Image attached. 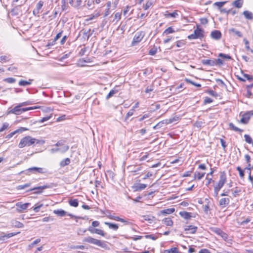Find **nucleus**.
Returning a JSON list of instances; mask_svg holds the SVG:
<instances>
[{
    "mask_svg": "<svg viewBox=\"0 0 253 253\" xmlns=\"http://www.w3.org/2000/svg\"><path fill=\"white\" fill-rule=\"evenodd\" d=\"M45 143V140H39L34 138H32L30 136H26L21 139L18 147L20 148L26 146H30L34 144H40L42 145Z\"/></svg>",
    "mask_w": 253,
    "mask_h": 253,
    "instance_id": "obj_1",
    "label": "nucleus"
},
{
    "mask_svg": "<svg viewBox=\"0 0 253 253\" xmlns=\"http://www.w3.org/2000/svg\"><path fill=\"white\" fill-rule=\"evenodd\" d=\"M83 241L84 243H88L98 246L102 248H106L107 247V244L105 241H101L90 236L84 238Z\"/></svg>",
    "mask_w": 253,
    "mask_h": 253,
    "instance_id": "obj_2",
    "label": "nucleus"
},
{
    "mask_svg": "<svg viewBox=\"0 0 253 253\" xmlns=\"http://www.w3.org/2000/svg\"><path fill=\"white\" fill-rule=\"evenodd\" d=\"M204 31L199 28V26H197L196 29L194 30L193 33L188 36V39L189 40L201 39L204 37Z\"/></svg>",
    "mask_w": 253,
    "mask_h": 253,
    "instance_id": "obj_3",
    "label": "nucleus"
},
{
    "mask_svg": "<svg viewBox=\"0 0 253 253\" xmlns=\"http://www.w3.org/2000/svg\"><path fill=\"white\" fill-rule=\"evenodd\" d=\"M226 175L225 171H222L220 173L219 180L214 186L215 187L221 189L226 182Z\"/></svg>",
    "mask_w": 253,
    "mask_h": 253,
    "instance_id": "obj_4",
    "label": "nucleus"
},
{
    "mask_svg": "<svg viewBox=\"0 0 253 253\" xmlns=\"http://www.w3.org/2000/svg\"><path fill=\"white\" fill-rule=\"evenodd\" d=\"M144 34L141 32H136L133 37L131 45L134 46L138 43L143 38Z\"/></svg>",
    "mask_w": 253,
    "mask_h": 253,
    "instance_id": "obj_5",
    "label": "nucleus"
},
{
    "mask_svg": "<svg viewBox=\"0 0 253 253\" xmlns=\"http://www.w3.org/2000/svg\"><path fill=\"white\" fill-rule=\"evenodd\" d=\"M253 115V111H249L244 113L242 116L240 120V122L243 124H247L251 117Z\"/></svg>",
    "mask_w": 253,
    "mask_h": 253,
    "instance_id": "obj_6",
    "label": "nucleus"
},
{
    "mask_svg": "<svg viewBox=\"0 0 253 253\" xmlns=\"http://www.w3.org/2000/svg\"><path fill=\"white\" fill-rule=\"evenodd\" d=\"M30 203H26L23 204L22 202H18L16 204V211L19 212H22L26 210Z\"/></svg>",
    "mask_w": 253,
    "mask_h": 253,
    "instance_id": "obj_7",
    "label": "nucleus"
},
{
    "mask_svg": "<svg viewBox=\"0 0 253 253\" xmlns=\"http://www.w3.org/2000/svg\"><path fill=\"white\" fill-rule=\"evenodd\" d=\"M27 171L32 172L34 173H43L46 172V169L44 168H38V167H32L30 168H29L27 170Z\"/></svg>",
    "mask_w": 253,
    "mask_h": 253,
    "instance_id": "obj_8",
    "label": "nucleus"
},
{
    "mask_svg": "<svg viewBox=\"0 0 253 253\" xmlns=\"http://www.w3.org/2000/svg\"><path fill=\"white\" fill-rule=\"evenodd\" d=\"M197 227L193 225H187L184 227V230L187 233L194 234L196 232Z\"/></svg>",
    "mask_w": 253,
    "mask_h": 253,
    "instance_id": "obj_9",
    "label": "nucleus"
},
{
    "mask_svg": "<svg viewBox=\"0 0 253 253\" xmlns=\"http://www.w3.org/2000/svg\"><path fill=\"white\" fill-rule=\"evenodd\" d=\"M211 36L213 39L218 40L221 37V33L220 31L214 30L211 32Z\"/></svg>",
    "mask_w": 253,
    "mask_h": 253,
    "instance_id": "obj_10",
    "label": "nucleus"
},
{
    "mask_svg": "<svg viewBox=\"0 0 253 253\" xmlns=\"http://www.w3.org/2000/svg\"><path fill=\"white\" fill-rule=\"evenodd\" d=\"M147 187V185L145 184H138L134 185L132 187L133 191H141L142 190L145 189Z\"/></svg>",
    "mask_w": 253,
    "mask_h": 253,
    "instance_id": "obj_11",
    "label": "nucleus"
},
{
    "mask_svg": "<svg viewBox=\"0 0 253 253\" xmlns=\"http://www.w3.org/2000/svg\"><path fill=\"white\" fill-rule=\"evenodd\" d=\"M10 224L12 227L16 228H20L24 227V225L22 223L15 219L12 220L10 221Z\"/></svg>",
    "mask_w": 253,
    "mask_h": 253,
    "instance_id": "obj_12",
    "label": "nucleus"
},
{
    "mask_svg": "<svg viewBox=\"0 0 253 253\" xmlns=\"http://www.w3.org/2000/svg\"><path fill=\"white\" fill-rule=\"evenodd\" d=\"M8 113L15 115H20L22 113L21 107L18 105L10 110Z\"/></svg>",
    "mask_w": 253,
    "mask_h": 253,
    "instance_id": "obj_13",
    "label": "nucleus"
},
{
    "mask_svg": "<svg viewBox=\"0 0 253 253\" xmlns=\"http://www.w3.org/2000/svg\"><path fill=\"white\" fill-rule=\"evenodd\" d=\"M203 64L205 65H209L211 66H213L216 65V61L214 60L211 59H204L201 61Z\"/></svg>",
    "mask_w": 253,
    "mask_h": 253,
    "instance_id": "obj_14",
    "label": "nucleus"
},
{
    "mask_svg": "<svg viewBox=\"0 0 253 253\" xmlns=\"http://www.w3.org/2000/svg\"><path fill=\"white\" fill-rule=\"evenodd\" d=\"M178 14L177 13V10H175V11H173L172 12H169V11H167L164 14V16L166 18L171 17V18H174L178 16Z\"/></svg>",
    "mask_w": 253,
    "mask_h": 253,
    "instance_id": "obj_15",
    "label": "nucleus"
},
{
    "mask_svg": "<svg viewBox=\"0 0 253 253\" xmlns=\"http://www.w3.org/2000/svg\"><path fill=\"white\" fill-rule=\"evenodd\" d=\"M141 218L142 221H147L149 223H152L154 219V216L150 215H143Z\"/></svg>",
    "mask_w": 253,
    "mask_h": 253,
    "instance_id": "obj_16",
    "label": "nucleus"
},
{
    "mask_svg": "<svg viewBox=\"0 0 253 253\" xmlns=\"http://www.w3.org/2000/svg\"><path fill=\"white\" fill-rule=\"evenodd\" d=\"M230 200L229 198H223L219 201V206L222 207H225L229 203Z\"/></svg>",
    "mask_w": 253,
    "mask_h": 253,
    "instance_id": "obj_17",
    "label": "nucleus"
},
{
    "mask_svg": "<svg viewBox=\"0 0 253 253\" xmlns=\"http://www.w3.org/2000/svg\"><path fill=\"white\" fill-rule=\"evenodd\" d=\"M179 214L182 217L185 219H189L192 217L191 213L187 211H180Z\"/></svg>",
    "mask_w": 253,
    "mask_h": 253,
    "instance_id": "obj_18",
    "label": "nucleus"
},
{
    "mask_svg": "<svg viewBox=\"0 0 253 253\" xmlns=\"http://www.w3.org/2000/svg\"><path fill=\"white\" fill-rule=\"evenodd\" d=\"M17 234L15 233H10L8 234H4L0 236V241H4L6 238H9L16 235Z\"/></svg>",
    "mask_w": 253,
    "mask_h": 253,
    "instance_id": "obj_19",
    "label": "nucleus"
},
{
    "mask_svg": "<svg viewBox=\"0 0 253 253\" xmlns=\"http://www.w3.org/2000/svg\"><path fill=\"white\" fill-rule=\"evenodd\" d=\"M175 211L174 208L167 209L161 211V213L163 215L169 214L173 213Z\"/></svg>",
    "mask_w": 253,
    "mask_h": 253,
    "instance_id": "obj_20",
    "label": "nucleus"
},
{
    "mask_svg": "<svg viewBox=\"0 0 253 253\" xmlns=\"http://www.w3.org/2000/svg\"><path fill=\"white\" fill-rule=\"evenodd\" d=\"M178 119H179V117L175 116V117L170 118L169 119L164 120V122H165L166 125H168V124H171L174 122L177 121L178 120Z\"/></svg>",
    "mask_w": 253,
    "mask_h": 253,
    "instance_id": "obj_21",
    "label": "nucleus"
},
{
    "mask_svg": "<svg viewBox=\"0 0 253 253\" xmlns=\"http://www.w3.org/2000/svg\"><path fill=\"white\" fill-rule=\"evenodd\" d=\"M71 162V160L69 158H67L63 159L60 162V166L61 167H64L67 165H69Z\"/></svg>",
    "mask_w": 253,
    "mask_h": 253,
    "instance_id": "obj_22",
    "label": "nucleus"
},
{
    "mask_svg": "<svg viewBox=\"0 0 253 253\" xmlns=\"http://www.w3.org/2000/svg\"><path fill=\"white\" fill-rule=\"evenodd\" d=\"M33 81V79H29L28 81L24 80H20L19 82V85L20 86H26L30 85L32 84V82Z\"/></svg>",
    "mask_w": 253,
    "mask_h": 253,
    "instance_id": "obj_23",
    "label": "nucleus"
},
{
    "mask_svg": "<svg viewBox=\"0 0 253 253\" xmlns=\"http://www.w3.org/2000/svg\"><path fill=\"white\" fill-rule=\"evenodd\" d=\"M239 79L242 81L245 82L246 80L252 81L253 80L252 77L248 74H243V77H239Z\"/></svg>",
    "mask_w": 253,
    "mask_h": 253,
    "instance_id": "obj_24",
    "label": "nucleus"
},
{
    "mask_svg": "<svg viewBox=\"0 0 253 253\" xmlns=\"http://www.w3.org/2000/svg\"><path fill=\"white\" fill-rule=\"evenodd\" d=\"M243 15L245 17V18L247 19H253V14L252 12L245 10L243 12Z\"/></svg>",
    "mask_w": 253,
    "mask_h": 253,
    "instance_id": "obj_25",
    "label": "nucleus"
},
{
    "mask_svg": "<svg viewBox=\"0 0 253 253\" xmlns=\"http://www.w3.org/2000/svg\"><path fill=\"white\" fill-rule=\"evenodd\" d=\"M53 212L60 216H64L67 214V212L63 210H54Z\"/></svg>",
    "mask_w": 253,
    "mask_h": 253,
    "instance_id": "obj_26",
    "label": "nucleus"
},
{
    "mask_svg": "<svg viewBox=\"0 0 253 253\" xmlns=\"http://www.w3.org/2000/svg\"><path fill=\"white\" fill-rule=\"evenodd\" d=\"M205 174V172L201 173L199 171H196L194 172V177L195 179H197L198 180H200L204 176Z\"/></svg>",
    "mask_w": 253,
    "mask_h": 253,
    "instance_id": "obj_27",
    "label": "nucleus"
},
{
    "mask_svg": "<svg viewBox=\"0 0 253 253\" xmlns=\"http://www.w3.org/2000/svg\"><path fill=\"white\" fill-rule=\"evenodd\" d=\"M132 166H128L127 167V169L129 170V172L131 173L132 175L136 174V172L140 170V167L139 166L135 167V169L133 170L132 169Z\"/></svg>",
    "mask_w": 253,
    "mask_h": 253,
    "instance_id": "obj_28",
    "label": "nucleus"
},
{
    "mask_svg": "<svg viewBox=\"0 0 253 253\" xmlns=\"http://www.w3.org/2000/svg\"><path fill=\"white\" fill-rule=\"evenodd\" d=\"M163 222L167 226H172L173 225V221L170 218H165L162 220Z\"/></svg>",
    "mask_w": 253,
    "mask_h": 253,
    "instance_id": "obj_29",
    "label": "nucleus"
},
{
    "mask_svg": "<svg viewBox=\"0 0 253 253\" xmlns=\"http://www.w3.org/2000/svg\"><path fill=\"white\" fill-rule=\"evenodd\" d=\"M243 3V0H237L233 2V5L237 8H241Z\"/></svg>",
    "mask_w": 253,
    "mask_h": 253,
    "instance_id": "obj_30",
    "label": "nucleus"
},
{
    "mask_svg": "<svg viewBox=\"0 0 253 253\" xmlns=\"http://www.w3.org/2000/svg\"><path fill=\"white\" fill-rule=\"evenodd\" d=\"M69 203L71 206L74 207H77L79 205L78 200L76 199L70 200Z\"/></svg>",
    "mask_w": 253,
    "mask_h": 253,
    "instance_id": "obj_31",
    "label": "nucleus"
},
{
    "mask_svg": "<svg viewBox=\"0 0 253 253\" xmlns=\"http://www.w3.org/2000/svg\"><path fill=\"white\" fill-rule=\"evenodd\" d=\"M106 225H107L109 228L113 229L114 230H116L118 229V225L117 224L110 223V222H105Z\"/></svg>",
    "mask_w": 253,
    "mask_h": 253,
    "instance_id": "obj_32",
    "label": "nucleus"
},
{
    "mask_svg": "<svg viewBox=\"0 0 253 253\" xmlns=\"http://www.w3.org/2000/svg\"><path fill=\"white\" fill-rule=\"evenodd\" d=\"M51 186L50 185H43V186H41L34 187V188H33L32 189H31L29 191H33V190H38V189L43 190V189H46V188H51Z\"/></svg>",
    "mask_w": 253,
    "mask_h": 253,
    "instance_id": "obj_33",
    "label": "nucleus"
},
{
    "mask_svg": "<svg viewBox=\"0 0 253 253\" xmlns=\"http://www.w3.org/2000/svg\"><path fill=\"white\" fill-rule=\"evenodd\" d=\"M43 206V204L42 203H37L35 205V206L34 207H33L32 209H33L34 211L35 212H38L40 211V209Z\"/></svg>",
    "mask_w": 253,
    "mask_h": 253,
    "instance_id": "obj_34",
    "label": "nucleus"
},
{
    "mask_svg": "<svg viewBox=\"0 0 253 253\" xmlns=\"http://www.w3.org/2000/svg\"><path fill=\"white\" fill-rule=\"evenodd\" d=\"M221 237L224 241L227 242V243L229 244H232V240L230 239H229L228 236L227 234L224 233V235H223Z\"/></svg>",
    "mask_w": 253,
    "mask_h": 253,
    "instance_id": "obj_35",
    "label": "nucleus"
},
{
    "mask_svg": "<svg viewBox=\"0 0 253 253\" xmlns=\"http://www.w3.org/2000/svg\"><path fill=\"white\" fill-rule=\"evenodd\" d=\"M69 149V146L68 145H64L63 146H61V148H59V152H60L62 153H65L68 151Z\"/></svg>",
    "mask_w": 253,
    "mask_h": 253,
    "instance_id": "obj_36",
    "label": "nucleus"
},
{
    "mask_svg": "<svg viewBox=\"0 0 253 253\" xmlns=\"http://www.w3.org/2000/svg\"><path fill=\"white\" fill-rule=\"evenodd\" d=\"M43 5V1L42 0H41L37 4L36 7L35 9H36L37 10L40 12V10L42 9Z\"/></svg>",
    "mask_w": 253,
    "mask_h": 253,
    "instance_id": "obj_37",
    "label": "nucleus"
},
{
    "mask_svg": "<svg viewBox=\"0 0 253 253\" xmlns=\"http://www.w3.org/2000/svg\"><path fill=\"white\" fill-rule=\"evenodd\" d=\"M117 91L115 89L111 90L109 93L106 96V99H108L112 97L115 94L117 93Z\"/></svg>",
    "mask_w": 253,
    "mask_h": 253,
    "instance_id": "obj_38",
    "label": "nucleus"
},
{
    "mask_svg": "<svg viewBox=\"0 0 253 253\" xmlns=\"http://www.w3.org/2000/svg\"><path fill=\"white\" fill-rule=\"evenodd\" d=\"M229 126H230V127L232 129H233V130H234L235 131H239V132H241L243 131L242 129L235 126L232 123H230Z\"/></svg>",
    "mask_w": 253,
    "mask_h": 253,
    "instance_id": "obj_39",
    "label": "nucleus"
},
{
    "mask_svg": "<svg viewBox=\"0 0 253 253\" xmlns=\"http://www.w3.org/2000/svg\"><path fill=\"white\" fill-rule=\"evenodd\" d=\"M22 130H20V129H17L11 133H10L9 134H7L6 136V138H7V139H9L11 137H12L14 134H15L17 132H21Z\"/></svg>",
    "mask_w": 253,
    "mask_h": 253,
    "instance_id": "obj_40",
    "label": "nucleus"
},
{
    "mask_svg": "<svg viewBox=\"0 0 253 253\" xmlns=\"http://www.w3.org/2000/svg\"><path fill=\"white\" fill-rule=\"evenodd\" d=\"M164 120L158 123L157 125H156L155 126H153V128L154 129L160 128L163 126V125L165 124V122H164Z\"/></svg>",
    "mask_w": 253,
    "mask_h": 253,
    "instance_id": "obj_41",
    "label": "nucleus"
},
{
    "mask_svg": "<svg viewBox=\"0 0 253 253\" xmlns=\"http://www.w3.org/2000/svg\"><path fill=\"white\" fill-rule=\"evenodd\" d=\"M31 185V183H26V184H25L24 185H18L17 187V189L18 190H22V189H24L25 188H27V187H30Z\"/></svg>",
    "mask_w": 253,
    "mask_h": 253,
    "instance_id": "obj_42",
    "label": "nucleus"
},
{
    "mask_svg": "<svg viewBox=\"0 0 253 253\" xmlns=\"http://www.w3.org/2000/svg\"><path fill=\"white\" fill-rule=\"evenodd\" d=\"M229 31H230V32H232L233 33H234L235 35H237L239 37H242V33L240 31H237L234 28H232V29H230Z\"/></svg>",
    "mask_w": 253,
    "mask_h": 253,
    "instance_id": "obj_43",
    "label": "nucleus"
},
{
    "mask_svg": "<svg viewBox=\"0 0 253 253\" xmlns=\"http://www.w3.org/2000/svg\"><path fill=\"white\" fill-rule=\"evenodd\" d=\"M185 81L187 83H189L190 84H193L194 86H197V87H201V84L194 83V82L192 81L191 80H190L189 79H185Z\"/></svg>",
    "mask_w": 253,
    "mask_h": 253,
    "instance_id": "obj_44",
    "label": "nucleus"
},
{
    "mask_svg": "<svg viewBox=\"0 0 253 253\" xmlns=\"http://www.w3.org/2000/svg\"><path fill=\"white\" fill-rule=\"evenodd\" d=\"M226 3V1H217L214 3V5L217 6L219 9H221V7H222Z\"/></svg>",
    "mask_w": 253,
    "mask_h": 253,
    "instance_id": "obj_45",
    "label": "nucleus"
},
{
    "mask_svg": "<svg viewBox=\"0 0 253 253\" xmlns=\"http://www.w3.org/2000/svg\"><path fill=\"white\" fill-rule=\"evenodd\" d=\"M245 141L247 143L251 144L252 142V139L251 136L248 134H245L244 135Z\"/></svg>",
    "mask_w": 253,
    "mask_h": 253,
    "instance_id": "obj_46",
    "label": "nucleus"
},
{
    "mask_svg": "<svg viewBox=\"0 0 253 253\" xmlns=\"http://www.w3.org/2000/svg\"><path fill=\"white\" fill-rule=\"evenodd\" d=\"M108 216L111 219H113L116 220L117 221H120L123 222H126V221L124 219L121 218H120L119 217H117V216H112V215H109Z\"/></svg>",
    "mask_w": 253,
    "mask_h": 253,
    "instance_id": "obj_47",
    "label": "nucleus"
},
{
    "mask_svg": "<svg viewBox=\"0 0 253 253\" xmlns=\"http://www.w3.org/2000/svg\"><path fill=\"white\" fill-rule=\"evenodd\" d=\"M174 32V31L173 30V29L172 28V27H169L165 30V31L164 32V34H166L167 35V34L172 33Z\"/></svg>",
    "mask_w": 253,
    "mask_h": 253,
    "instance_id": "obj_48",
    "label": "nucleus"
},
{
    "mask_svg": "<svg viewBox=\"0 0 253 253\" xmlns=\"http://www.w3.org/2000/svg\"><path fill=\"white\" fill-rule=\"evenodd\" d=\"M236 169L239 172L240 176L241 178L244 177L245 175L244 170L240 167H237Z\"/></svg>",
    "mask_w": 253,
    "mask_h": 253,
    "instance_id": "obj_49",
    "label": "nucleus"
},
{
    "mask_svg": "<svg viewBox=\"0 0 253 253\" xmlns=\"http://www.w3.org/2000/svg\"><path fill=\"white\" fill-rule=\"evenodd\" d=\"M9 124L7 123H4L2 124V126L0 128V132L6 129L8 127Z\"/></svg>",
    "mask_w": 253,
    "mask_h": 253,
    "instance_id": "obj_50",
    "label": "nucleus"
},
{
    "mask_svg": "<svg viewBox=\"0 0 253 253\" xmlns=\"http://www.w3.org/2000/svg\"><path fill=\"white\" fill-rule=\"evenodd\" d=\"M241 190L238 187H236L235 189L233 191V195L236 197L238 194L241 192Z\"/></svg>",
    "mask_w": 253,
    "mask_h": 253,
    "instance_id": "obj_51",
    "label": "nucleus"
},
{
    "mask_svg": "<svg viewBox=\"0 0 253 253\" xmlns=\"http://www.w3.org/2000/svg\"><path fill=\"white\" fill-rule=\"evenodd\" d=\"M219 57H222V58H225V59H231V57L228 55V54H224V53H219Z\"/></svg>",
    "mask_w": 253,
    "mask_h": 253,
    "instance_id": "obj_52",
    "label": "nucleus"
},
{
    "mask_svg": "<svg viewBox=\"0 0 253 253\" xmlns=\"http://www.w3.org/2000/svg\"><path fill=\"white\" fill-rule=\"evenodd\" d=\"M214 232L217 234L220 235L221 237L224 235V233L221 229L218 228H215L214 230Z\"/></svg>",
    "mask_w": 253,
    "mask_h": 253,
    "instance_id": "obj_53",
    "label": "nucleus"
},
{
    "mask_svg": "<svg viewBox=\"0 0 253 253\" xmlns=\"http://www.w3.org/2000/svg\"><path fill=\"white\" fill-rule=\"evenodd\" d=\"M41 242V239L40 238L37 239L33 242H32L31 244L29 245L30 248H32L34 245L37 244L38 243Z\"/></svg>",
    "mask_w": 253,
    "mask_h": 253,
    "instance_id": "obj_54",
    "label": "nucleus"
},
{
    "mask_svg": "<svg viewBox=\"0 0 253 253\" xmlns=\"http://www.w3.org/2000/svg\"><path fill=\"white\" fill-rule=\"evenodd\" d=\"M4 81L5 82H6L7 83L12 84V83H14L16 81V80L13 78H8L4 79Z\"/></svg>",
    "mask_w": 253,
    "mask_h": 253,
    "instance_id": "obj_55",
    "label": "nucleus"
},
{
    "mask_svg": "<svg viewBox=\"0 0 253 253\" xmlns=\"http://www.w3.org/2000/svg\"><path fill=\"white\" fill-rule=\"evenodd\" d=\"M99 16V13H97L96 15H90L88 16V18L86 19V21H89L93 19L95 17H97Z\"/></svg>",
    "mask_w": 253,
    "mask_h": 253,
    "instance_id": "obj_56",
    "label": "nucleus"
},
{
    "mask_svg": "<svg viewBox=\"0 0 253 253\" xmlns=\"http://www.w3.org/2000/svg\"><path fill=\"white\" fill-rule=\"evenodd\" d=\"M212 102H213V100L212 99H211L208 97H205V100H204V104H205L211 103Z\"/></svg>",
    "mask_w": 253,
    "mask_h": 253,
    "instance_id": "obj_57",
    "label": "nucleus"
},
{
    "mask_svg": "<svg viewBox=\"0 0 253 253\" xmlns=\"http://www.w3.org/2000/svg\"><path fill=\"white\" fill-rule=\"evenodd\" d=\"M64 142L65 141L64 140H59L55 144V145L57 147H61L64 145Z\"/></svg>",
    "mask_w": 253,
    "mask_h": 253,
    "instance_id": "obj_58",
    "label": "nucleus"
},
{
    "mask_svg": "<svg viewBox=\"0 0 253 253\" xmlns=\"http://www.w3.org/2000/svg\"><path fill=\"white\" fill-rule=\"evenodd\" d=\"M216 82L220 86H225V83L223 82L222 80L221 79H216Z\"/></svg>",
    "mask_w": 253,
    "mask_h": 253,
    "instance_id": "obj_59",
    "label": "nucleus"
},
{
    "mask_svg": "<svg viewBox=\"0 0 253 253\" xmlns=\"http://www.w3.org/2000/svg\"><path fill=\"white\" fill-rule=\"evenodd\" d=\"M95 233L100 235H101L102 236H104L105 234L103 230L99 229H96L95 230Z\"/></svg>",
    "mask_w": 253,
    "mask_h": 253,
    "instance_id": "obj_60",
    "label": "nucleus"
},
{
    "mask_svg": "<svg viewBox=\"0 0 253 253\" xmlns=\"http://www.w3.org/2000/svg\"><path fill=\"white\" fill-rule=\"evenodd\" d=\"M244 41L245 42V44L246 45V48H247V50H250L252 52H253V50L252 49H250V47L249 46V42L247 40H246V39H244Z\"/></svg>",
    "mask_w": 253,
    "mask_h": 253,
    "instance_id": "obj_61",
    "label": "nucleus"
},
{
    "mask_svg": "<svg viewBox=\"0 0 253 253\" xmlns=\"http://www.w3.org/2000/svg\"><path fill=\"white\" fill-rule=\"evenodd\" d=\"M157 50L156 48H152L149 50V53L151 55H154L156 53Z\"/></svg>",
    "mask_w": 253,
    "mask_h": 253,
    "instance_id": "obj_62",
    "label": "nucleus"
},
{
    "mask_svg": "<svg viewBox=\"0 0 253 253\" xmlns=\"http://www.w3.org/2000/svg\"><path fill=\"white\" fill-rule=\"evenodd\" d=\"M207 92H208L210 95L212 96H217V93L212 90H208Z\"/></svg>",
    "mask_w": 253,
    "mask_h": 253,
    "instance_id": "obj_63",
    "label": "nucleus"
},
{
    "mask_svg": "<svg viewBox=\"0 0 253 253\" xmlns=\"http://www.w3.org/2000/svg\"><path fill=\"white\" fill-rule=\"evenodd\" d=\"M50 118H51V116H47V117H43L42 119H41V120H40L39 121V123L44 122L46 121H48Z\"/></svg>",
    "mask_w": 253,
    "mask_h": 253,
    "instance_id": "obj_64",
    "label": "nucleus"
}]
</instances>
